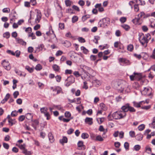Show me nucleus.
Returning <instances> with one entry per match:
<instances>
[{
  "instance_id": "f257e3e1",
  "label": "nucleus",
  "mask_w": 155,
  "mask_h": 155,
  "mask_svg": "<svg viewBox=\"0 0 155 155\" xmlns=\"http://www.w3.org/2000/svg\"><path fill=\"white\" fill-rule=\"evenodd\" d=\"M139 40L142 45L146 47L147 46V43L149 42L148 39L143 34L141 33L139 35Z\"/></svg>"
},
{
  "instance_id": "f03ea898",
  "label": "nucleus",
  "mask_w": 155,
  "mask_h": 155,
  "mask_svg": "<svg viewBox=\"0 0 155 155\" xmlns=\"http://www.w3.org/2000/svg\"><path fill=\"white\" fill-rule=\"evenodd\" d=\"M126 113H125L121 110L116 111L113 113L112 115L113 118L116 120L124 118L126 117Z\"/></svg>"
},
{
  "instance_id": "7ed1b4c3",
  "label": "nucleus",
  "mask_w": 155,
  "mask_h": 155,
  "mask_svg": "<svg viewBox=\"0 0 155 155\" xmlns=\"http://www.w3.org/2000/svg\"><path fill=\"white\" fill-rule=\"evenodd\" d=\"M83 73H87L90 76L93 77L96 74V73L91 68L86 66H84L82 69Z\"/></svg>"
},
{
  "instance_id": "20e7f679",
  "label": "nucleus",
  "mask_w": 155,
  "mask_h": 155,
  "mask_svg": "<svg viewBox=\"0 0 155 155\" xmlns=\"http://www.w3.org/2000/svg\"><path fill=\"white\" fill-rule=\"evenodd\" d=\"M50 88L53 92H57L56 94H64L62 89L59 86H57L54 87H51Z\"/></svg>"
},
{
  "instance_id": "39448f33",
  "label": "nucleus",
  "mask_w": 155,
  "mask_h": 155,
  "mask_svg": "<svg viewBox=\"0 0 155 155\" xmlns=\"http://www.w3.org/2000/svg\"><path fill=\"white\" fill-rule=\"evenodd\" d=\"M2 64L3 67L8 71L11 68L10 63L8 61H6L5 60H4L2 61Z\"/></svg>"
},
{
  "instance_id": "423d86ee",
  "label": "nucleus",
  "mask_w": 155,
  "mask_h": 155,
  "mask_svg": "<svg viewBox=\"0 0 155 155\" xmlns=\"http://www.w3.org/2000/svg\"><path fill=\"white\" fill-rule=\"evenodd\" d=\"M142 94L144 95L150 96L151 95V93L150 90L148 88L144 87L143 91Z\"/></svg>"
},
{
  "instance_id": "0eeeda50",
  "label": "nucleus",
  "mask_w": 155,
  "mask_h": 155,
  "mask_svg": "<svg viewBox=\"0 0 155 155\" xmlns=\"http://www.w3.org/2000/svg\"><path fill=\"white\" fill-rule=\"evenodd\" d=\"M41 17V14L40 11L39 10H37V18L35 19V22L36 23L39 22Z\"/></svg>"
},
{
  "instance_id": "6e6552de",
  "label": "nucleus",
  "mask_w": 155,
  "mask_h": 155,
  "mask_svg": "<svg viewBox=\"0 0 155 155\" xmlns=\"http://www.w3.org/2000/svg\"><path fill=\"white\" fill-rule=\"evenodd\" d=\"M130 104L128 103H127L124 105L122 106L121 107V109L122 110V111L126 113V112L129 111V108Z\"/></svg>"
},
{
  "instance_id": "1a4fd4ad",
  "label": "nucleus",
  "mask_w": 155,
  "mask_h": 155,
  "mask_svg": "<svg viewBox=\"0 0 155 155\" xmlns=\"http://www.w3.org/2000/svg\"><path fill=\"white\" fill-rule=\"evenodd\" d=\"M119 61L120 62L125 64L126 65L130 64V61L125 58H120L119 59Z\"/></svg>"
},
{
  "instance_id": "9d476101",
  "label": "nucleus",
  "mask_w": 155,
  "mask_h": 155,
  "mask_svg": "<svg viewBox=\"0 0 155 155\" xmlns=\"http://www.w3.org/2000/svg\"><path fill=\"white\" fill-rule=\"evenodd\" d=\"M33 123L31 125L33 127L35 130L37 129V126L38 125L39 122L38 120L36 119L32 120Z\"/></svg>"
},
{
  "instance_id": "9b49d317",
  "label": "nucleus",
  "mask_w": 155,
  "mask_h": 155,
  "mask_svg": "<svg viewBox=\"0 0 155 155\" xmlns=\"http://www.w3.org/2000/svg\"><path fill=\"white\" fill-rule=\"evenodd\" d=\"M44 48V45L43 44H41L38 45L37 47L36 48L35 53H38L40 51H42Z\"/></svg>"
},
{
  "instance_id": "f8f14e48",
  "label": "nucleus",
  "mask_w": 155,
  "mask_h": 155,
  "mask_svg": "<svg viewBox=\"0 0 155 155\" xmlns=\"http://www.w3.org/2000/svg\"><path fill=\"white\" fill-rule=\"evenodd\" d=\"M92 82L93 84L97 87H98L101 84L100 81L96 79H93Z\"/></svg>"
},
{
  "instance_id": "ddd939ff",
  "label": "nucleus",
  "mask_w": 155,
  "mask_h": 155,
  "mask_svg": "<svg viewBox=\"0 0 155 155\" xmlns=\"http://www.w3.org/2000/svg\"><path fill=\"white\" fill-rule=\"evenodd\" d=\"M65 81H69L72 84L75 81V78L73 76L70 75L65 80Z\"/></svg>"
},
{
  "instance_id": "4468645a",
  "label": "nucleus",
  "mask_w": 155,
  "mask_h": 155,
  "mask_svg": "<svg viewBox=\"0 0 155 155\" xmlns=\"http://www.w3.org/2000/svg\"><path fill=\"white\" fill-rule=\"evenodd\" d=\"M110 19L109 18H103L102 20L103 24L104 25H107L110 22Z\"/></svg>"
},
{
  "instance_id": "2eb2a0df",
  "label": "nucleus",
  "mask_w": 155,
  "mask_h": 155,
  "mask_svg": "<svg viewBox=\"0 0 155 155\" xmlns=\"http://www.w3.org/2000/svg\"><path fill=\"white\" fill-rule=\"evenodd\" d=\"M16 41L18 43H19V44L22 45H26V42L24 41L22 39L20 38H16Z\"/></svg>"
},
{
  "instance_id": "dca6fc26",
  "label": "nucleus",
  "mask_w": 155,
  "mask_h": 155,
  "mask_svg": "<svg viewBox=\"0 0 155 155\" xmlns=\"http://www.w3.org/2000/svg\"><path fill=\"white\" fill-rule=\"evenodd\" d=\"M48 137L49 140L51 143H53L54 141V139L51 133L50 132L48 133Z\"/></svg>"
},
{
  "instance_id": "f3484780",
  "label": "nucleus",
  "mask_w": 155,
  "mask_h": 155,
  "mask_svg": "<svg viewBox=\"0 0 155 155\" xmlns=\"http://www.w3.org/2000/svg\"><path fill=\"white\" fill-rule=\"evenodd\" d=\"M59 142L62 145H63L64 143H67V138L65 136L63 137L62 139L60 140Z\"/></svg>"
},
{
  "instance_id": "a211bd4d",
  "label": "nucleus",
  "mask_w": 155,
  "mask_h": 155,
  "mask_svg": "<svg viewBox=\"0 0 155 155\" xmlns=\"http://www.w3.org/2000/svg\"><path fill=\"white\" fill-rule=\"evenodd\" d=\"M92 120L93 119L92 118L87 117L85 119V122L86 123H87L91 125L93 123Z\"/></svg>"
},
{
  "instance_id": "6ab92c4d",
  "label": "nucleus",
  "mask_w": 155,
  "mask_h": 155,
  "mask_svg": "<svg viewBox=\"0 0 155 155\" xmlns=\"http://www.w3.org/2000/svg\"><path fill=\"white\" fill-rule=\"evenodd\" d=\"M142 102H144L145 103V102L143 101H142L140 102H137L135 101H134L133 102L134 106L135 107L137 108L140 107H141V105L142 104Z\"/></svg>"
},
{
  "instance_id": "aec40b11",
  "label": "nucleus",
  "mask_w": 155,
  "mask_h": 155,
  "mask_svg": "<svg viewBox=\"0 0 155 155\" xmlns=\"http://www.w3.org/2000/svg\"><path fill=\"white\" fill-rule=\"evenodd\" d=\"M52 68L55 72H60V68L57 65L54 64L52 66Z\"/></svg>"
},
{
  "instance_id": "412c9836",
  "label": "nucleus",
  "mask_w": 155,
  "mask_h": 155,
  "mask_svg": "<svg viewBox=\"0 0 155 155\" xmlns=\"http://www.w3.org/2000/svg\"><path fill=\"white\" fill-rule=\"evenodd\" d=\"M150 24L149 26L151 28L155 27V19L151 18L150 19Z\"/></svg>"
},
{
  "instance_id": "4be33fe9",
  "label": "nucleus",
  "mask_w": 155,
  "mask_h": 155,
  "mask_svg": "<svg viewBox=\"0 0 155 155\" xmlns=\"http://www.w3.org/2000/svg\"><path fill=\"white\" fill-rule=\"evenodd\" d=\"M48 109L47 107H44L41 108L40 109V111L41 114H44L48 112Z\"/></svg>"
},
{
  "instance_id": "5701e85b",
  "label": "nucleus",
  "mask_w": 155,
  "mask_h": 155,
  "mask_svg": "<svg viewBox=\"0 0 155 155\" xmlns=\"http://www.w3.org/2000/svg\"><path fill=\"white\" fill-rule=\"evenodd\" d=\"M140 20V18H135V19H133L132 21L135 25H139L140 24V23L139 22Z\"/></svg>"
},
{
  "instance_id": "b1692460",
  "label": "nucleus",
  "mask_w": 155,
  "mask_h": 155,
  "mask_svg": "<svg viewBox=\"0 0 155 155\" xmlns=\"http://www.w3.org/2000/svg\"><path fill=\"white\" fill-rule=\"evenodd\" d=\"M143 135L140 133L137 135L136 139L138 141L141 140L143 139Z\"/></svg>"
},
{
  "instance_id": "393cba45",
  "label": "nucleus",
  "mask_w": 155,
  "mask_h": 155,
  "mask_svg": "<svg viewBox=\"0 0 155 155\" xmlns=\"http://www.w3.org/2000/svg\"><path fill=\"white\" fill-rule=\"evenodd\" d=\"M63 44H64V46L67 48L70 47L71 45L70 42L67 40L65 41Z\"/></svg>"
},
{
  "instance_id": "a878e982",
  "label": "nucleus",
  "mask_w": 155,
  "mask_h": 155,
  "mask_svg": "<svg viewBox=\"0 0 155 155\" xmlns=\"http://www.w3.org/2000/svg\"><path fill=\"white\" fill-rule=\"evenodd\" d=\"M81 50L83 51L84 53L85 54H87L89 52V50L84 46H81Z\"/></svg>"
},
{
  "instance_id": "bb28decb",
  "label": "nucleus",
  "mask_w": 155,
  "mask_h": 155,
  "mask_svg": "<svg viewBox=\"0 0 155 155\" xmlns=\"http://www.w3.org/2000/svg\"><path fill=\"white\" fill-rule=\"evenodd\" d=\"M100 107L101 109L103 110H107V107L106 105L103 103H101L100 104Z\"/></svg>"
},
{
  "instance_id": "cd10ccee",
  "label": "nucleus",
  "mask_w": 155,
  "mask_h": 155,
  "mask_svg": "<svg viewBox=\"0 0 155 155\" xmlns=\"http://www.w3.org/2000/svg\"><path fill=\"white\" fill-rule=\"evenodd\" d=\"M121 26L126 31H128L130 28V26L124 24L121 25Z\"/></svg>"
},
{
  "instance_id": "c85d7f7f",
  "label": "nucleus",
  "mask_w": 155,
  "mask_h": 155,
  "mask_svg": "<svg viewBox=\"0 0 155 155\" xmlns=\"http://www.w3.org/2000/svg\"><path fill=\"white\" fill-rule=\"evenodd\" d=\"M25 117L28 120L32 119L33 118V116L31 113H27L25 116Z\"/></svg>"
},
{
  "instance_id": "c756f323",
  "label": "nucleus",
  "mask_w": 155,
  "mask_h": 155,
  "mask_svg": "<svg viewBox=\"0 0 155 155\" xmlns=\"http://www.w3.org/2000/svg\"><path fill=\"white\" fill-rule=\"evenodd\" d=\"M42 68V66L39 64H37L35 68V69L37 71L41 70Z\"/></svg>"
},
{
  "instance_id": "7c9ffc66",
  "label": "nucleus",
  "mask_w": 155,
  "mask_h": 155,
  "mask_svg": "<svg viewBox=\"0 0 155 155\" xmlns=\"http://www.w3.org/2000/svg\"><path fill=\"white\" fill-rule=\"evenodd\" d=\"M25 69L30 73L33 72L34 71V68H30L28 66H26Z\"/></svg>"
},
{
  "instance_id": "2f4dec72",
  "label": "nucleus",
  "mask_w": 155,
  "mask_h": 155,
  "mask_svg": "<svg viewBox=\"0 0 155 155\" xmlns=\"http://www.w3.org/2000/svg\"><path fill=\"white\" fill-rule=\"evenodd\" d=\"M89 137L88 134L86 133H83L81 134V137L84 139L87 138Z\"/></svg>"
},
{
  "instance_id": "473e14b6",
  "label": "nucleus",
  "mask_w": 155,
  "mask_h": 155,
  "mask_svg": "<svg viewBox=\"0 0 155 155\" xmlns=\"http://www.w3.org/2000/svg\"><path fill=\"white\" fill-rule=\"evenodd\" d=\"M65 4L67 7L70 6L72 4V2L70 0H66L65 1Z\"/></svg>"
},
{
  "instance_id": "72a5a7b5",
  "label": "nucleus",
  "mask_w": 155,
  "mask_h": 155,
  "mask_svg": "<svg viewBox=\"0 0 155 155\" xmlns=\"http://www.w3.org/2000/svg\"><path fill=\"white\" fill-rule=\"evenodd\" d=\"M104 139L102 137L101 135H99L96 136L95 140L99 141H102Z\"/></svg>"
},
{
  "instance_id": "f704fd0d",
  "label": "nucleus",
  "mask_w": 155,
  "mask_h": 155,
  "mask_svg": "<svg viewBox=\"0 0 155 155\" xmlns=\"http://www.w3.org/2000/svg\"><path fill=\"white\" fill-rule=\"evenodd\" d=\"M134 49V46L132 44H130L127 47V50L130 51H132Z\"/></svg>"
},
{
  "instance_id": "c9c22d12",
  "label": "nucleus",
  "mask_w": 155,
  "mask_h": 155,
  "mask_svg": "<svg viewBox=\"0 0 155 155\" xmlns=\"http://www.w3.org/2000/svg\"><path fill=\"white\" fill-rule=\"evenodd\" d=\"M100 39V37L98 36H94V40L93 41L96 44L98 43V41Z\"/></svg>"
},
{
  "instance_id": "e433bc0d",
  "label": "nucleus",
  "mask_w": 155,
  "mask_h": 155,
  "mask_svg": "<svg viewBox=\"0 0 155 155\" xmlns=\"http://www.w3.org/2000/svg\"><path fill=\"white\" fill-rule=\"evenodd\" d=\"M84 73V74L83 73L81 74V78L82 79H83V80H85V79H86V78L88 75L89 76V75L87 73Z\"/></svg>"
},
{
  "instance_id": "4c0bfd02",
  "label": "nucleus",
  "mask_w": 155,
  "mask_h": 155,
  "mask_svg": "<svg viewBox=\"0 0 155 155\" xmlns=\"http://www.w3.org/2000/svg\"><path fill=\"white\" fill-rule=\"evenodd\" d=\"M90 17V15H87L83 16L82 17V20L83 21H85L87 18Z\"/></svg>"
},
{
  "instance_id": "58836bf2",
  "label": "nucleus",
  "mask_w": 155,
  "mask_h": 155,
  "mask_svg": "<svg viewBox=\"0 0 155 155\" xmlns=\"http://www.w3.org/2000/svg\"><path fill=\"white\" fill-rule=\"evenodd\" d=\"M97 55H91L90 56V60L92 61H95L97 58Z\"/></svg>"
},
{
  "instance_id": "ea45409f",
  "label": "nucleus",
  "mask_w": 155,
  "mask_h": 155,
  "mask_svg": "<svg viewBox=\"0 0 155 155\" xmlns=\"http://www.w3.org/2000/svg\"><path fill=\"white\" fill-rule=\"evenodd\" d=\"M145 128V126L143 124H142L139 125L138 127V129L140 131L143 130Z\"/></svg>"
},
{
  "instance_id": "a19ab883",
  "label": "nucleus",
  "mask_w": 155,
  "mask_h": 155,
  "mask_svg": "<svg viewBox=\"0 0 155 155\" xmlns=\"http://www.w3.org/2000/svg\"><path fill=\"white\" fill-rule=\"evenodd\" d=\"M78 20V18L77 16H74L72 18V22L74 23L77 21Z\"/></svg>"
},
{
  "instance_id": "79ce46f5",
  "label": "nucleus",
  "mask_w": 155,
  "mask_h": 155,
  "mask_svg": "<svg viewBox=\"0 0 155 155\" xmlns=\"http://www.w3.org/2000/svg\"><path fill=\"white\" fill-rule=\"evenodd\" d=\"M13 119H12L11 118L9 120H8V123L10 124V125L11 126H12L13 124H15V122H16L14 121Z\"/></svg>"
},
{
  "instance_id": "37998d69",
  "label": "nucleus",
  "mask_w": 155,
  "mask_h": 155,
  "mask_svg": "<svg viewBox=\"0 0 155 155\" xmlns=\"http://www.w3.org/2000/svg\"><path fill=\"white\" fill-rule=\"evenodd\" d=\"M10 36V33L8 32H6L3 34V37L4 38H8Z\"/></svg>"
},
{
  "instance_id": "c03bdc74",
  "label": "nucleus",
  "mask_w": 155,
  "mask_h": 155,
  "mask_svg": "<svg viewBox=\"0 0 155 155\" xmlns=\"http://www.w3.org/2000/svg\"><path fill=\"white\" fill-rule=\"evenodd\" d=\"M129 135L131 137H136L135 132L134 131H130Z\"/></svg>"
},
{
  "instance_id": "a18cd8bd",
  "label": "nucleus",
  "mask_w": 155,
  "mask_h": 155,
  "mask_svg": "<svg viewBox=\"0 0 155 155\" xmlns=\"http://www.w3.org/2000/svg\"><path fill=\"white\" fill-rule=\"evenodd\" d=\"M142 57L144 59H147L148 57V54L146 53H141Z\"/></svg>"
},
{
  "instance_id": "49530a36",
  "label": "nucleus",
  "mask_w": 155,
  "mask_h": 155,
  "mask_svg": "<svg viewBox=\"0 0 155 155\" xmlns=\"http://www.w3.org/2000/svg\"><path fill=\"white\" fill-rule=\"evenodd\" d=\"M78 41L81 43H84L86 41L85 39L82 37H80L78 38Z\"/></svg>"
},
{
  "instance_id": "de8ad7c7",
  "label": "nucleus",
  "mask_w": 155,
  "mask_h": 155,
  "mask_svg": "<svg viewBox=\"0 0 155 155\" xmlns=\"http://www.w3.org/2000/svg\"><path fill=\"white\" fill-rule=\"evenodd\" d=\"M65 36L67 37L72 39H74V37L72 35L71 33L70 32H68L66 33Z\"/></svg>"
},
{
  "instance_id": "09e8293b",
  "label": "nucleus",
  "mask_w": 155,
  "mask_h": 155,
  "mask_svg": "<svg viewBox=\"0 0 155 155\" xmlns=\"http://www.w3.org/2000/svg\"><path fill=\"white\" fill-rule=\"evenodd\" d=\"M22 153L27 155H31V153L30 151H28L27 149L25 150H22Z\"/></svg>"
},
{
  "instance_id": "8fccbe9b",
  "label": "nucleus",
  "mask_w": 155,
  "mask_h": 155,
  "mask_svg": "<svg viewBox=\"0 0 155 155\" xmlns=\"http://www.w3.org/2000/svg\"><path fill=\"white\" fill-rule=\"evenodd\" d=\"M25 118V116L23 115H21L18 118L19 121L22 122L23 121Z\"/></svg>"
},
{
  "instance_id": "3c124183",
  "label": "nucleus",
  "mask_w": 155,
  "mask_h": 155,
  "mask_svg": "<svg viewBox=\"0 0 155 155\" xmlns=\"http://www.w3.org/2000/svg\"><path fill=\"white\" fill-rule=\"evenodd\" d=\"M44 116L45 117H46V119L47 120H49L51 118L50 114L48 112L45 114Z\"/></svg>"
},
{
  "instance_id": "603ef678",
  "label": "nucleus",
  "mask_w": 155,
  "mask_h": 155,
  "mask_svg": "<svg viewBox=\"0 0 155 155\" xmlns=\"http://www.w3.org/2000/svg\"><path fill=\"white\" fill-rule=\"evenodd\" d=\"M78 147H84L83 142L82 141H79L78 143Z\"/></svg>"
},
{
  "instance_id": "864d4df0",
  "label": "nucleus",
  "mask_w": 155,
  "mask_h": 155,
  "mask_svg": "<svg viewBox=\"0 0 155 155\" xmlns=\"http://www.w3.org/2000/svg\"><path fill=\"white\" fill-rule=\"evenodd\" d=\"M25 31L28 33H30L32 32V28L30 27H28L26 28Z\"/></svg>"
},
{
  "instance_id": "5fc2aeb1",
  "label": "nucleus",
  "mask_w": 155,
  "mask_h": 155,
  "mask_svg": "<svg viewBox=\"0 0 155 155\" xmlns=\"http://www.w3.org/2000/svg\"><path fill=\"white\" fill-rule=\"evenodd\" d=\"M133 74H134V75H132L130 76V80L132 81L134 80V78L135 77L134 75H138V74L137 73L135 72H134Z\"/></svg>"
},
{
  "instance_id": "6e6d98bb",
  "label": "nucleus",
  "mask_w": 155,
  "mask_h": 155,
  "mask_svg": "<svg viewBox=\"0 0 155 155\" xmlns=\"http://www.w3.org/2000/svg\"><path fill=\"white\" fill-rule=\"evenodd\" d=\"M124 146L126 150H129V143L128 142H125L124 143Z\"/></svg>"
},
{
  "instance_id": "4d7b16f0",
  "label": "nucleus",
  "mask_w": 155,
  "mask_h": 155,
  "mask_svg": "<svg viewBox=\"0 0 155 155\" xmlns=\"http://www.w3.org/2000/svg\"><path fill=\"white\" fill-rule=\"evenodd\" d=\"M73 74L76 76V77L77 78L79 77L81 75V74H80L79 72L78 71H75L73 73Z\"/></svg>"
},
{
  "instance_id": "13d9d810",
  "label": "nucleus",
  "mask_w": 155,
  "mask_h": 155,
  "mask_svg": "<svg viewBox=\"0 0 155 155\" xmlns=\"http://www.w3.org/2000/svg\"><path fill=\"white\" fill-rule=\"evenodd\" d=\"M59 28L61 30L64 29V23H60L59 24Z\"/></svg>"
},
{
  "instance_id": "bf43d9fd",
  "label": "nucleus",
  "mask_w": 155,
  "mask_h": 155,
  "mask_svg": "<svg viewBox=\"0 0 155 155\" xmlns=\"http://www.w3.org/2000/svg\"><path fill=\"white\" fill-rule=\"evenodd\" d=\"M63 54V52L61 50H58L56 52L55 55L56 56L61 55Z\"/></svg>"
},
{
  "instance_id": "052dcab7",
  "label": "nucleus",
  "mask_w": 155,
  "mask_h": 155,
  "mask_svg": "<svg viewBox=\"0 0 155 155\" xmlns=\"http://www.w3.org/2000/svg\"><path fill=\"white\" fill-rule=\"evenodd\" d=\"M65 116L66 117L69 118L71 116V114L69 112L66 111L64 114Z\"/></svg>"
},
{
  "instance_id": "680f3d73",
  "label": "nucleus",
  "mask_w": 155,
  "mask_h": 155,
  "mask_svg": "<svg viewBox=\"0 0 155 155\" xmlns=\"http://www.w3.org/2000/svg\"><path fill=\"white\" fill-rule=\"evenodd\" d=\"M144 15L145 13L143 12H140V14L138 15V16L139 18H140L142 17L143 18H144Z\"/></svg>"
},
{
  "instance_id": "e2e57ef3",
  "label": "nucleus",
  "mask_w": 155,
  "mask_h": 155,
  "mask_svg": "<svg viewBox=\"0 0 155 155\" xmlns=\"http://www.w3.org/2000/svg\"><path fill=\"white\" fill-rule=\"evenodd\" d=\"M129 111L130 112H135L136 111L135 109L133 107L129 105Z\"/></svg>"
},
{
  "instance_id": "0e129e2a",
  "label": "nucleus",
  "mask_w": 155,
  "mask_h": 155,
  "mask_svg": "<svg viewBox=\"0 0 155 155\" xmlns=\"http://www.w3.org/2000/svg\"><path fill=\"white\" fill-rule=\"evenodd\" d=\"M55 78L57 82H59L61 81V77L60 75H58L55 77Z\"/></svg>"
},
{
  "instance_id": "69168bd1",
  "label": "nucleus",
  "mask_w": 155,
  "mask_h": 155,
  "mask_svg": "<svg viewBox=\"0 0 155 155\" xmlns=\"http://www.w3.org/2000/svg\"><path fill=\"white\" fill-rule=\"evenodd\" d=\"M140 147L139 145H137L134 146V149L136 151H138L140 149Z\"/></svg>"
},
{
  "instance_id": "338daca9",
  "label": "nucleus",
  "mask_w": 155,
  "mask_h": 155,
  "mask_svg": "<svg viewBox=\"0 0 155 155\" xmlns=\"http://www.w3.org/2000/svg\"><path fill=\"white\" fill-rule=\"evenodd\" d=\"M126 20L127 19L126 17H122L120 18V20L121 23H124L126 21Z\"/></svg>"
},
{
  "instance_id": "774afa93",
  "label": "nucleus",
  "mask_w": 155,
  "mask_h": 155,
  "mask_svg": "<svg viewBox=\"0 0 155 155\" xmlns=\"http://www.w3.org/2000/svg\"><path fill=\"white\" fill-rule=\"evenodd\" d=\"M142 30L144 32H146L148 30V28L145 25L142 26Z\"/></svg>"
}]
</instances>
